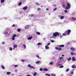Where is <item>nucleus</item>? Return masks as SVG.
<instances>
[{"label": "nucleus", "mask_w": 76, "mask_h": 76, "mask_svg": "<svg viewBox=\"0 0 76 76\" xmlns=\"http://www.w3.org/2000/svg\"><path fill=\"white\" fill-rule=\"evenodd\" d=\"M60 68H63V65L60 66Z\"/></svg>", "instance_id": "nucleus-37"}, {"label": "nucleus", "mask_w": 76, "mask_h": 76, "mask_svg": "<svg viewBox=\"0 0 76 76\" xmlns=\"http://www.w3.org/2000/svg\"><path fill=\"white\" fill-rule=\"evenodd\" d=\"M29 28L28 25H27L25 27V29H27V28Z\"/></svg>", "instance_id": "nucleus-17"}, {"label": "nucleus", "mask_w": 76, "mask_h": 76, "mask_svg": "<svg viewBox=\"0 0 76 76\" xmlns=\"http://www.w3.org/2000/svg\"><path fill=\"white\" fill-rule=\"evenodd\" d=\"M50 45V43H48L47 44V46H48V45Z\"/></svg>", "instance_id": "nucleus-39"}, {"label": "nucleus", "mask_w": 76, "mask_h": 76, "mask_svg": "<svg viewBox=\"0 0 76 76\" xmlns=\"http://www.w3.org/2000/svg\"><path fill=\"white\" fill-rule=\"evenodd\" d=\"M28 66L29 67H30V68H31V69H35V67H33L32 66H31V65L30 64L28 65Z\"/></svg>", "instance_id": "nucleus-6"}, {"label": "nucleus", "mask_w": 76, "mask_h": 76, "mask_svg": "<svg viewBox=\"0 0 76 76\" xmlns=\"http://www.w3.org/2000/svg\"><path fill=\"white\" fill-rule=\"evenodd\" d=\"M66 32H64V33H63V36H66Z\"/></svg>", "instance_id": "nucleus-15"}, {"label": "nucleus", "mask_w": 76, "mask_h": 76, "mask_svg": "<svg viewBox=\"0 0 76 76\" xmlns=\"http://www.w3.org/2000/svg\"><path fill=\"white\" fill-rule=\"evenodd\" d=\"M21 30V29H20V28H18L17 30L18 32H20V31Z\"/></svg>", "instance_id": "nucleus-20"}, {"label": "nucleus", "mask_w": 76, "mask_h": 76, "mask_svg": "<svg viewBox=\"0 0 76 76\" xmlns=\"http://www.w3.org/2000/svg\"><path fill=\"white\" fill-rule=\"evenodd\" d=\"M37 10L38 11H39L40 10H41V8H38Z\"/></svg>", "instance_id": "nucleus-28"}, {"label": "nucleus", "mask_w": 76, "mask_h": 76, "mask_svg": "<svg viewBox=\"0 0 76 76\" xmlns=\"http://www.w3.org/2000/svg\"><path fill=\"white\" fill-rule=\"evenodd\" d=\"M32 38H33L32 37H29L28 38V40H31V39H32Z\"/></svg>", "instance_id": "nucleus-9"}, {"label": "nucleus", "mask_w": 76, "mask_h": 76, "mask_svg": "<svg viewBox=\"0 0 76 76\" xmlns=\"http://www.w3.org/2000/svg\"><path fill=\"white\" fill-rule=\"evenodd\" d=\"M73 72H72L71 73V74H72V75H73Z\"/></svg>", "instance_id": "nucleus-48"}, {"label": "nucleus", "mask_w": 76, "mask_h": 76, "mask_svg": "<svg viewBox=\"0 0 76 76\" xmlns=\"http://www.w3.org/2000/svg\"><path fill=\"white\" fill-rule=\"evenodd\" d=\"M46 10H48V8H47Z\"/></svg>", "instance_id": "nucleus-54"}, {"label": "nucleus", "mask_w": 76, "mask_h": 76, "mask_svg": "<svg viewBox=\"0 0 76 76\" xmlns=\"http://www.w3.org/2000/svg\"><path fill=\"white\" fill-rule=\"evenodd\" d=\"M21 61H23V62H25V60H21Z\"/></svg>", "instance_id": "nucleus-38"}, {"label": "nucleus", "mask_w": 76, "mask_h": 76, "mask_svg": "<svg viewBox=\"0 0 76 76\" xmlns=\"http://www.w3.org/2000/svg\"><path fill=\"white\" fill-rule=\"evenodd\" d=\"M60 65H61V64H60Z\"/></svg>", "instance_id": "nucleus-60"}, {"label": "nucleus", "mask_w": 76, "mask_h": 76, "mask_svg": "<svg viewBox=\"0 0 76 76\" xmlns=\"http://www.w3.org/2000/svg\"><path fill=\"white\" fill-rule=\"evenodd\" d=\"M16 71H17V70H15V72H16Z\"/></svg>", "instance_id": "nucleus-57"}, {"label": "nucleus", "mask_w": 76, "mask_h": 76, "mask_svg": "<svg viewBox=\"0 0 76 76\" xmlns=\"http://www.w3.org/2000/svg\"><path fill=\"white\" fill-rule=\"evenodd\" d=\"M39 70L40 71H42V68H40Z\"/></svg>", "instance_id": "nucleus-36"}, {"label": "nucleus", "mask_w": 76, "mask_h": 76, "mask_svg": "<svg viewBox=\"0 0 76 76\" xmlns=\"http://www.w3.org/2000/svg\"><path fill=\"white\" fill-rule=\"evenodd\" d=\"M43 71H48V69L46 68H44L43 69Z\"/></svg>", "instance_id": "nucleus-8"}, {"label": "nucleus", "mask_w": 76, "mask_h": 76, "mask_svg": "<svg viewBox=\"0 0 76 76\" xmlns=\"http://www.w3.org/2000/svg\"><path fill=\"white\" fill-rule=\"evenodd\" d=\"M70 7V4L69 3H68L67 4V7L65 8V9L66 10H68V9H69Z\"/></svg>", "instance_id": "nucleus-3"}, {"label": "nucleus", "mask_w": 76, "mask_h": 76, "mask_svg": "<svg viewBox=\"0 0 76 76\" xmlns=\"http://www.w3.org/2000/svg\"><path fill=\"white\" fill-rule=\"evenodd\" d=\"M71 54L72 56H73V55H74V53L73 52H71Z\"/></svg>", "instance_id": "nucleus-30"}, {"label": "nucleus", "mask_w": 76, "mask_h": 76, "mask_svg": "<svg viewBox=\"0 0 76 76\" xmlns=\"http://www.w3.org/2000/svg\"><path fill=\"white\" fill-rule=\"evenodd\" d=\"M36 57H38V58H39V56L37 55V56H36Z\"/></svg>", "instance_id": "nucleus-42"}, {"label": "nucleus", "mask_w": 76, "mask_h": 76, "mask_svg": "<svg viewBox=\"0 0 76 76\" xmlns=\"http://www.w3.org/2000/svg\"><path fill=\"white\" fill-rule=\"evenodd\" d=\"M27 76H30L29 75H27Z\"/></svg>", "instance_id": "nucleus-56"}, {"label": "nucleus", "mask_w": 76, "mask_h": 76, "mask_svg": "<svg viewBox=\"0 0 76 76\" xmlns=\"http://www.w3.org/2000/svg\"><path fill=\"white\" fill-rule=\"evenodd\" d=\"M36 34H38V35H41V33H40L38 31L36 32Z\"/></svg>", "instance_id": "nucleus-22"}, {"label": "nucleus", "mask_w": 76, "mask_h": 76, "mask_svg": "<svg viewBox=\"0 0 76 76\" xmlns=\"http://www.w3.org/2000/svg\"><path fill=\"white\" fill-rule=\"evenodd\" d=\"M9 50L10 51H12V48H9Z\"/></svg>", "instance_id": "nucleus-29"}, {"label": "nucleus", "mask_w": 76, "mask_h": 76, "mask_svg": "<svg viewBox=\"0 0 76 76\" xmlns=\"http://www.w3.org/2000/svg\"><path fill=\"white\" fill-rule=\"evenodd\" d=\"M17 47H18V45H15L13 46V47L14 48H17Z\"/></svg>", "instance_id": "nucleus-14"}, {"label": "nucleus", "mask_w": 76, "mask_h": 76, "mask_svg": "<svg viewBox=\"0 0 76 76\" xmlns=\"http://www.w3.org/2000/svg\"><path fill=\"white\" fill-rule=\"evenodd\" d=\"M50 64H53V62H51L50 63Z\"/></svg>", "instance_id": "nucleus-41"}, {"label": "nucleus", "mask_w": 76, "mask_h": 76, "mask_svg": "<svg viewBox=\"0 0 76 76\" xmlns=\"http://www.w3.org/2000/svg\"><path fill=\"white\" fill-rule=\"evenodd\" d=\"M72 60V58H71L70 57L67 59L68 61H69V60Z\"/></svg>", "instance_id": "nucleus-24"}, {"label": "nucleus", "mask_w": 76, "mask_h": 76, "mask_svg": "<svg viewBox=\"0 0 76 76\" xmlns=\"http://www.w3.org/2000/svg\"><path fill=\"white\" fill-rule=\"evenodd\" d=\"M5 44V42H2V44Z\"/></svg>", "instance_id": "nucleus-49"}, {"label": "nucleus", "mask_w": 76, "mask_h": 76, "mask_svg": "<svg viewBox=\"0 0 76 76\" xmlns=\"http://www.w3.org/2000/svg\"><path fill=\"white\" fill-rule=\"evenodd\" d=\"M62 57H63L64 56V55H62Z\"/></svg>", "instance_id": "nucleus-55"}, {"label": "nucleus", "mask_w": 76, "mask_h": 76, "mask_svg": "<svg viewBox=\"0 0 76 76\" xmlns=\"http://www.w3.org/2000/svg\"><path fill=\"white\" fill-rule=\"evenodd\" d=\"M38 45H41V44L40 43H38Z\"/></svg>", "instance_id": "nucleus-35"}, {"label": "nucleus", "mask_w": 76, "mask_h": 76, "mask_svg": "<svg viewBox=\"0 0 76 76\" xmlns=\"http://www.w3.org/2000/svg\"><path fill=\"white\" fill-rule=\"evenodd\" d=\"M16 36H17L16 34H14L13 35V36H12V39L13 41H15V37H16Z\"/></svg>", "instance_id": "nucleus-4"}, {"label": "nucleus", "mask_w": 76, "mask_h": 76, "mask_svg": "<svg viewBox=\"0 0 76 76\" xmlns=\"http://www.w3.org/2000/svg\"><path fill=\"white\" fill-rule=\"evenodd\" d=\"M27 9H28V7L27 6H26L23 8V9L24 10H27Z\"/></svg>", "instance_id": "nucleus-7"}, {"label": "nucleus", "mask_w": 76, "mask_h": 76, "mask_svg": "<svg viewBox=\"0 0 76 76\" xmlns=\"http://www.w3.org/2000/svg\"><path fill=\"white\" fill-rule=\"evenodd\" d=\"M12 27H15V24H13V25H12Z\"/></svg>", "instance_id": "nucleus-47"}, {"label": "nucleus", "mask_w": 76, "mask_h": 76, "mask_svg": "<svg viewBox=\"0 0 76 76\" xmlns=\"http://www.w3.org/2000/svg\"><path fill=\"white\" fill-rule=\"evenodd\" d=\"M33 16H34V15H31V17H32Z\"/></svg>", "instance_id": "nucleus-52"}, {"label": "nucleus", "mask_w": 76, "mask_h": 76, "mask_svg": "<svg viewBox=\"0 0 76 76\" xmlns=\"http://www.w3.org/2000/svg\"><path fill=\"white\" fill-rule=\"evenodd\" d=\"M4 34H8V32H7L6 33L4 32Z\"/></svg>", "instance_id": "nucleus-44"}, {"label": "nucleus", "mask_w": 76, "mask_h": 76, "mask_svg": "<svg viewBox=\"0 0 76 76\" xmlns=\"http://www.w3.org/2000/svg\"><path fill=\"white\" fill-rule=\"evenodd\" d=\"M39 62H40V61H37L36 62V64H38V63H39Z\"/></svg>", "instance_id": "nucleus-33"}, {"label": "nucleus", "mask_w": 76, "mask_h": 76, "mask_svg": "<svg viewBox=\"0 0 76 76\" xmlns=\"http://www.w3.org/2000/svg\"><path fill=\"white\" fill-rule=\"evenodd\" d=\"M45 75L46 76H51V75H49L48 74H45Z\"/></svg>", "instance_id": "nucleus-26"}, {"label": "nucleus", "mask_w": 76, "mask_h": 76, "mask_svg": "<svg viewBox=\"0 0 76 76\" xmlns=\"http://www.w3.org/2000/svg\"><path fill=\"white\" fill-rule=\"evenodd\" d=\"M18 65H14L15 67H18Z\"/></svg>", "instance_id": "nucleus-34"}, {"label": "nucleus", "mask_w": 76, "mask_h": 76, "mask_svg": "<svg viewBox=\"0 0 76 76\" xmlns=\"http://www.w3.org/2000/svg\"><path fill=\"white\" fill-rule=\"evenodd\" d=\"M63 6L64 7H65V5H63Z\"/></svg>", "instance_id": "nucleus-53"}, {"label": "nucleus", "mask_w": 76, "mask_h": 76, "mask_svg": "<svg viewBox=\"0 0 76 76\" xmlns=\"http://www.w3.org/2000/svg\"><path fill=\"white\" fill-rule=\"evenodd\" d=\"M61 37H62V36H61V37H60V38H61Z\"/></svg>", "instance_id": "nucleus-59"}, {"label": "nucleus", "mask_w": 76, "mask_h": 76, "mask_svg": "<svg viewBox=\"0 0 76 76\" xmlns=\"http://www.w3.org/2000/svg\"><path fill=\"white\" fill-rule=\"evenodd\" d=\"M13 75H14V74H13L12 75L13 76Z\"/></svg>", "instance_id": "nucleus-58"}, {"label": "nucleus", "mask_w": 76, "mask_h": 76, "mask_svg": "<svg viewBox=\"0 0 76 76\" xmlns=\"http://www.w3.org/2000/svg\"><path fill=\"white\" fill-rule=\"evenodd\" d=\"M63 57H61L59 58V60H61V59H63Z\"/></svg>", "instance_id": "nucleus-45"}, {"label": "nucleus", "mask_w": 76, "mask_h": 76, "mask_svg": "<svg viewBox=\"0 0 76 76\" xmlns=\"http://www.w3.org/2000/svg\"><path fill=\"white\" fill-rule=\"evenodd\" d=\"M51 75H52V76H56V75L55 74H52Z\"/></svg>", "instance_id": "nucleus-32"}, {"label": "nucleus", "mask_w": 76, "mask_h": 76, "mask_svg": "<svg viewBox=\"0 0 76 76\" xmlns=\"http://www.w3.org/2000/svg\"><path fill=\"white\" fill-rule=\"evenodd\" d=\"M54 42V40H52V41H51V42Z\"/></svg>", "instance_id": "nucleus-51"}, {"label": "nucleus", "mask_w": 76, "mask_h": 76, "mask_svg": "<svg viewBox=\"0 0 76 76\" xmlns=\"http://www.w3.org/2000/svg\"><path fill=\"white\" fill-rule=\"evenodd\" d=\"M72 68H76V66H75V65H72Z\"/></svg>", "instance_id": "nucleus-31"}, {"label": "nucleus", "mask_w": 76, "mask_h": 76, "mask_svg": "<svg viewBox=\"0 0 76 76\" xmlns=\"http://www.w3.org/2000/svg\"><path fill=\"white\" fill-rule=\"evenodd\" d=\"M18 5L19 6H21V5H22V2H20L18 4Z\"/></svg>", "instance_id": "nucleus-27"}, {"label": "nucleus", "mask_w": 76, "mask_h": 76, "mask_svg": "<svg viewBox=\"0 0 76 76\" xmlns=\"http://www.w3.org/2000/svg\"><path fill=\"white\" fill-rule=\"evenodd\" d=\"M57 35H59V33L58 32H55L53 34V36L55 37H56Z\"/></svg>", "instance_id": "nucleus-2"}, {"label": "nucleus", "mask_w": 76, "mask_h": 76, "mask_svg": "<svg viewBox=\"0 0 76 76\" xmlns=\"http://www.w3.org/2000/svg\"><path fill=\"white\" fill-rule=\"evenodd\" d=\"M70 49H71L72 51H75V48H70Z\"/></svg>", "instance_id": "nucleus-21"}, {"label": "nucleus", "mask_w": 76, "mask_h": 76, "mask_svg": "<svg viewBox=\"0 0 76 76\" xmlns=\"http://www.w3.org/2000/svg\"><path fill=\"white\" fill-rule=\"evenodd\" d=\"M23 46L24 47V48L25 49H26V46L25 45V44H23Z\"/></svg>", "instance_id": "nucleus-13"}, {"label": "nucleus", "mask_w": 76, "mask_h": 76, "mask_svg": "<svg viewBox=\"0 0 76 76\" xmlns=\"http://www.w3.org/2000/svg\"><path fill=\"white\" fill-rule=\"evenodd\" d=\"M72 20H76V18H74L73 17L72 18Z\"/></svg>", "instance_id": "nucleus-19"}, {"label": "nucleus", "mask_w": 76, "mask_h": 76, "mask_svg": "<svg viewBox=\"0 0 76 76\" xmlns=\"http://www.w3.org/2000/svg\"><path fill=\"white\" fill-rule=\"evenodd\" d=\"M36 4L37 5H39V4H38V3H36Z\"/></svg>", "instance_id": "nucleus-50"}, {"label": "nucleus", "mask_w": 76, "mask_h": 76, "mask_svg": "<svg viewBox=\"0 0 76 76\" xmlns=\"http://www.w3.org/2000/svg\"><path fill=\"white\" fill-rule=\"evenodd\" d=\"M11 74V73L10 72H7V75H10V74Z\"/></svg>", "instance_id": "nucleus-16"}, {"label": "nucleus", "mask_w": 76, "mask_h": 76, "mask_svg": "<svg viewBox=\"0 0 76 76\" xmlns=\"http://www.w3.org/2000/svg\"><path fill=\"white\" fill-rule=\"evenodd\" d=\"M72 61H76V59L75 58V57H72Z\"/></svg>", "instance_id": "nucleus-10"}, {"label": "nucleus", "mask_w": 76, "mask_h": 76, "mask_svg": "<svg viewBox=\"0 0 76 76\" xmlns=\"http://www.w3.org/2000/svg\"><path fill=\"white\" fill-rule=\"evenodd\" d=\"M37 75V72H34V74L33 75V76H36Z\"/></svg>", "instance_id": "nucleus-18"}, {"label": "nucleus", "mask_w": 76, "mask_h": 76, "mask_svg": "<svg viewBox=\"0 0 76 76\" xmlns=\"http://www.w3.org/2000/svg\"><path fill=\"white\" fill-rule=\"evenodd\" d=\"M56 10H57V8H55L53 10V11H56Z\"/></svg>", "instance_id": "nucleus-43"}, {"label": "nucleus", "mask_w": 76, "mask_h": 76, "mask_svg": "<svg viewBox=\"0 0 76 76\" xmlns=\"http://www.w3.org/2000/svg\"><path fill=\"white\" fill-rule=\"evenodd\" d=\"M45 48L46 49V50L49 49V47L48 46H47V45H46L45 46Z\"/></svg>", "instance_id": "nucleus-11"}, {"label": "nucleus", "mask_w": 76, "mask_h": 76, "mask_svg": "<svg viewBox=\"0 0 76 76\" xmlns=\"http://www.w3.org/2000/svg\"><path fill=\"white\" fill-rule=\"evenodd\" d=\"M69 69H66V72H68V71H69Z\"/></svg>", "instance_id": "nucleus-40"}, {"label": "nucleus", "mask_w": 76, "mask_h": 76, "mask_svg": "<svg viewBox=\"0 0 76 76\" xmlns=\"http://www.w3.org/2000/svg\"><path fill=\"white\" fill-rule=\"evenodd\" d=\"M58 47L59 48H58L57 47H55V49H56V50H57L61 51V50H62V49L61 48L64 47V45H59Z\"/></svg>", "instance_id": "nucleus-1"}, {"label": "nucleus", "mask_w": 76, "mask_h": 76, "mask_svg": "<svg viewBox=\"0 0 76 76\" xmlns=\"http://www.w3.org/2000/svg\"><path fill=\"white\" fill-rule=\"evenodd\" d=\"M1 3H4V0H1Z\"/></svg>", "instance_id": "nucleus-12"}, {"label": "nucleus", "mask_w": 76, "mask_h": 76, "mask_svg": "<svg viewBox=\"0 0 76 76\" xmlns=\"http://www.w3.org/2000/svg\"><path fill=\"white\" fill-rule=\"evenodd\" d=\"M66 33L67 34V35H69L70 34V33L71 32V30L70 29L66 31Z\"/></svg>", "instance_id": "nucleus-5"}, {"label": "nucleus", "mask_w": 76, "mask_h": 76, "mask_svg": "<svg viewBox=\"0 0 76 76\" xmlns=\"http://www.w3.org/2000/svg\"><path fill=\"white\" fill-rule=\"evenodd\" d=\"M65 13H67V10H65Z\"/></svg>", "instance_id": "nucleus-46"}, {"label": "nucleus", "mask_w": 76, "mask_h": 76, "mask_svg": "<svg viewBox=\"0 0 76 76\" xmlns=\"http://www.w3.org/2000/svg\"><path fill=\"white\" fill-rule=\"evenodd\" d=\"M1 67L3 69H5V68H4V66L3 65H1Z\"/></svg>", "instance_id": "nucleus-23"}, {"label": "nucleus", "mask_w": 76, "mask_h": 76, "mask_svg": "<svg viewBox=\"0 0 76 76\" xmlns=\"http://www.w3.org/2000/svg\"><path fill=\"white\" fill-rule=\"evenodd\" d=\"M64 16H61V19H64Z\"/></svg>", "instance_id": "nucleus-25"}]
</instances>
